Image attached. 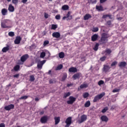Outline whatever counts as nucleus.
<instances>
[{
    "label": "nucleus",
    "instance_id": "f257e3e1",
    "mask_svg": "<svg viewBox=\"0 0 127 127\" xmlns=\"http://www.w3.org/2000/svg\"><path fill=\"white\" fill-rule=\"evenodd\" d=\"M105 56L100 58V61L104 62L107 59V56H111V54L112 53V50L110 49H106L105 51H103L102 54H105Z\"/></svg>",
    "mask_w": 127,
    "mask_h": 127
},
{
    "label": "nucleus",
    "instance_id": "f03ea898",
    "mask_svg": "<svg viewBox=\"0 0 127 127\" xmlns=\"http://www.w3.org/2000/svg\"><path fill=\"white\" fill-rule=\"evenodd\" d=\"M108 37H108V35L106 33H103L102 34L101 37L99 41V44H106L107 41H108Z\"/></svg>",
    "mask_w": 127,
    "mask_h": 127
},
{
    "label": "nucleus",
    "instance_id": "7ed1b4c3",
    "mask_svg": "<svg viewBox=\"0 0 127 127\" xmlns=\"http://www.w3.org/2000/svg\"><path fill=\"white\" fill-rule=\"evenodd\" d=\"M105 95H106V93L105 92H102L100 94H98L95 96L93 100V103H97V102H98L99 100H101V99H102V98H103V97H104Z\"/></svg>",
    "mask_w": 127,
    "mask_h": 127
},
{
    "label": "nucleus",
    "instance_id": "20e7f679",
    "mask_svg": "<svg viewBox=\"0 0 127 127\" xmlns=\"http://www.w3.org/2000/svg\"><path fill=\"white\" fill-rule=\"evenodd\" d=\"M10 22V20L8 19H4L2 21V22L1 23V26L2 28H8V24H9V23Z\"/></svg>",
    "mask_w": 127,
    "mask_h": 127
},
{
    "label": "nucleus",
    "instance_id": "39448f33",
    "mask_svg": "<svg viewBox=\"0 0 127 127\" xmlns=\"http://www.w3.org/2000/svg\"><path fill=\"white\" fill-rule=\"evenodd\" d=\"M68 99L69 100L66 102L68 105H73L74 102H76V98L73 96H70Z\"/></svg>",
    "mask_w": 127,
    "mask_h": 127
},
{
    "label": "nucleus",
    "instance_id": "423d86ee",
    "mask_svg": "<svg viewBox=\"0 0 127 127\" xmlns=\"http://www.w3.org/2000/svg\"><path fill=\"white\" fill-rule=\"evenodd\" d=\"M71 14V11H68L67 13L66 14V16H64L63 17V20H65L66 18L67 19V20H71L73 18L72 15H70Z\"/></svg>",
    "mask_w": 127,
    "mask_h": 127
},
{
    "label": "nucleus",
    "instance_id": "0eeeda50",
    "mask_svg": "<svg viewBox=\"0 0 127 127\" xmlns=\"http://www.w3.org/2000/svg\"><path fill=\"white\" fill-rule=\"evenodd\" d=\"M65 124H66V125H65V127H70V125L72 124V117H68L65 121Z\"/></svg>",
    "mask_w": 127,
    "mask_h": 127
},
{
    "label": "nucleus",
    "instance_id": "6e6552de",
    "mask_svg": "<svg viewBox=\"0 0 127 127\" xmlns=\"http://www.w3.org/2000/svg\"><path fill=\"white\" fill-rule=\"evenodd\" d=\"M46 62V60H45L39 62L37 64V67L38 68V69H42V67L43 65L45 64Z\"/></svg>",
    "mask_w": 127,
    "mask_h": 127
},
{
    "label": "nucleus",
    "instance_id": "1a4fd4ad",
    "mask_svg": "<svg viewBox=\"0 0 127 127\" xmlns=\"http://www.w3.org/2000/svg\"><path fill=\"white\" fill-rule=\"evenodd\" d=\"M28 58H29L28 54L24 55L20 58V61L24 63L27 60V59H28Z\"/></svg>",
    "mask_w": 127,
    "mask_h": 127
},
{
    "label": "nucleus",
    "instance_id": "9d476101",
    "mask_svg": "<svg viewBox=\"0 0 127 127\" xmlns=\"http://www.w3.org/2000/svg\"><path fill=\"white\" fill-rule=\"evenodd\" d=\"M12 109H14V105L13 104H10L4 107V110L6 111H10V110H12Z\"/></svg>",
    "mask_w": 127,
    "mask_h": 127
},
{
    "label": "nucleus",
    "instance_id": "9b49d317",
    "mask_svg": "<svg viewBox=\"0 0 127 127\" xmlns=\"http://www.w3.org/2000/svg\"><path fill=\"white\" fill-rule=\"evenodd\" d=\"M87 120V115H83L81 116L80 121H79V124L84 123Z\"/></svg>",
    "mask_w": 127,
    "mask_h": 127
},
{
    "label": "nucleus",
    "instance_id": "f8f14e48",
    "mask_svg": "<svg viewBox=\"0 0 127 127\" xmlns=\"http://www.w3.org/2000/svg\"><path fill=\"white\" fill-rule=\"evenodd\" d=\"M52 36L55 38H60V36H61V35L60 34V32H55L53 33Z\"/></svg>",
    "mask_w": 127,
    "mask_h": 127
},
{
    "label": "nucleus",
    "instance_id": "ddd939ff",
    "mask_svg": "<svg viewBox=\"0 0 127 127\" xmlns=\"http://www.w3.org/2000/svg\"><path fill=\"white\" fill-rule=\"evenodd\" d=\"M81 73H77L74 74L73 76H72V78L73 79H74V80H77V79H80V77H81Z\"/></svg>",
    "mask_w": 127,
    "mask_h": 127
},
{
    "label": "nucleus",
    "instance_id": "4468645a",
    "mask_svg": "<svg viewBox=\"0 0 127 127\" xmlns=\"http://www.w3.org/2000/svg\"><path fill=\"white\" fill-rule=\"evenodd\" d=\"M98 37L99 36L97 34H95L91 36V41L95 42V41H97L98 40Z\"/></svg>",
    "mask_w": 127,
    "mask_h": 127
},
{
    "label": "nucleus",
    "instance_id": "2eb2a0df",
    "mask_svg": "<svg viewBox=\"0 0 127 127\" xmlns=\"http://www.w3.org/2000/svg\"><path fill=\"white\" fill-rule=\"evenodd\" d=\"M101 120L102 122H105V123H107L109 121V118L106 115H103L101 117Z\"/></svg>",
    "mask_w": 127,
    "mask_h": 127
},
{
    "label": "nucleus",
    "instance_id": "dca6fc26",
    "mask_svg": "<svg viewBox=\"0 0 127 127\" xmlns=\"http://www.w3.org/2000/svg\"><path fill=\"white\" fill-rule=\"evenodd\" d=\"M47 120H48L47 117L43 116L41 118L40 122L41 124H46V123H47Z\"/></svg>",
    "mask_w": 127,
    "mask_h": 127
},
{
    "label": "nucleus",
    "instance_id": "f3484780",
    "mask_svg": "<svg viewBox=\"0 0 127 127\" xmlns=\"http://www.w3.org/2000/svg\"><path fill=\"white\" fill-rule=\"evenodd\" d=\"M21 41V37L20 36H17L14 40L15 44H19Z\"/></svg>",
    "mask_w": 127,
    "mask_h": 127
},
{
    "label": "nucleus",
    "instance_id": "a211bd4d",
    "mask_svg": "<svg viewBox=\"0 0 127 127\" xmlns=\"http://www.w3.org/2000/svg\"><path fill=\"white\" fill-rule=\"evenodd\" d=\"M68 71L71 73H76V72L78 71V69H77V68L76 67H71L69 68Z\"/></svg>",
    "mask_w": 127,
    "mask_h": 127
},
{
    "label": "nucleus",
    "instance_id": "6ab92c4d",
    "mask_svg": "<svg viewBox=\"0 0 127 127\" xmlns=\"http://www.w3.org/2000/svg\"><path fill=\"white\" fill-rule=\"evenodd\" d=\"M96 9L98 10V11H103L104 10V7L102 5H96Z\"/></svg>",
    "mask_w": 127,
    "mask_h": 127
},
{
    "label": "nucleus",
    "instance_id": "aec40b11",
    "mask_svg": "<svg viewBox=\"0 0 127 127\" xmlns=\"http://www.w3.org/2000/svg\"><path fill=\"white\" fill-rule=\"evenodd\" d=\"M92 17V16L90 14H86L84 17L83 19L84 20H88L89 18H91Z\"/></svg>",
    "mask_w": 127,
    "mask_h": 127
},
{
    "label": "nucleus",
    "instance_id": "412c9836",
    "mask_svg": "<svg viewBox=\"0 0 127 127\" xmlns=\"http://www.w3.org/2000/svg\"><path fill=\"white\" fill-rule=\"evenodd\" d=\"M8 50H9V46L7 45L6 47H4L2 49V52H3V53H6V52H7Z\"/></svg>",
    "mask_w": 127,
    "mask_h": 127
},
{
    "label": "nucleus",
    "instance_id": "4be33fe9",
    "mask_svg": "<svg viewBox=\"0 0 127 127\" xmlns=\"http://www.w3.org/2000/svg\"><path fill=\"white\" fill-rule=\"evenodd\" d=\"M8 9L9 11H10V12H13V11H14V7L10 4L9 5Z\"/></svg>",
    "mask_w": 127,
    "mask_h": 127
},
{
    "label": "nucleus",
    "instance_id": "5701e85b",
    "mask_svg": "<svg viewBox=\"0 0 127 127\" xmlns=\"http://www.w3.org/2000/svg\"><path fill=\"white\" fill-rule=\"evenodd\" d=\"M55 125H58L60 123V118L59 117H56L54 118Z\"/></svg>",
    "mask_w": 127,
    "mask_h": 127
},
{
    "label": "nucleus",
    "instance_id": "b1692460",
    "mask_svg": "<svg viewBox=\"0 0 127 127\" xmlns=\"http://www.w3.org/2000/svg\"><path fill=\"white\" fill-rule=\"evenodd\" d=\"M119 67H126L127 66V63L126 62H120L119 64Z\"/></svg>",
    "mask_w": 127,
    "mask_h": 127
},
{
    "label": "nucleus",
    "instance_id": "393cba45",
    "mask_svg": "<svg viewBox=\"0 0 127 127\" xmlns=\"http://www.w3.org/2000/svg\"><path fill=\"white\" fill-rule=\"evenodd\" d=\"M67 79V73H63V76L62 77V81L63 82L65 81Z\"/></svg>",
    "mask_w": 127,
    "mask_h": 127
},
{
    "label": "nucleus",
    "instance_id": "a878e982",
    "mask_svg": "<svg viewBox=\"0 0 127 127\" xmlns=\"http://www.w3.org/2000/svg\"><path fill=\"white\" fill-rule=\"evenodd\" d=\"M59 57L62 59H63V58L65 57V54L63 52H60L59 54Z\"/></svg>",
    "mask_w": 127,
    "mask_h": 127
},
{
    "label": "nucleus",
    "instance_id": "bb28decb",
    "mask_svg": "<svg viewBox=\"0 0 127 127\" xmlns=\"http://www.w3.org/2000/svg\"><path fill=\"white\" fill-rule=\"evenodd\" d=\"M107 17H109L110 19H112V15L111 14H104L102 16V18L105 19L107 18Z\"/></svg>",
    "mask_w": 127,
    "mask_h": 127
},
{
    "label": "nucleus",
    "instance_id": "cd10ccee",
    "mask_svg": "<svg viewBox=\"0 0 127 127\" xmlns=\"http://www.w3.org/2000/svg\"><path fill=\"white\" fill-rule=\"evenodd\" d=\"M1 13L2 15H5L7 13V9L3 8L1 10Z\"/></svg>",
    "mask_w": 127,
    "mask_h": 127
},
{
    "label": "nucleus",
    "instance_id": "c85d7f7f",
    "mask_svg": "<svg viewBox=\"0 0 127 127\" xmlns=\"http://www.w3.org/2000/svg\"><path fill=\"white\" fill-rule=\"evenodd\" d=\"M62 9L63 10H68L69 9V6L68 5H64L62 6Z\"/></svg>",
    "mask_w": 127,
    "mask_h": 127
},
{
    "label": "nucleus",
    "instance_id": "c756f323",
    "mask_svg": "<svg viewBox=\"0 0 127 127\" xmlns=\"http://www.w3.org/2000/svg\"><path fill=\"white\" fill-rule=\"evenodd\" d=\"M90 106H91V102L88 100L85 103L84 107L85 108H89Z\"/></svg>",
    "mask_w": 127,
    "mask_h": 127
},
{
    "label": "nucleus",
    "instance_id": "7c9ffc66",
    "mask_svg": "<svg viewBox=\"0 0 127 127\" xmlns=\"http://www.w3.org/2000/svg\"><path fill=\"white\" fill-rule=\"evenodd\" d=\"M99 43H96L94 46V47L93 48L94 51H98V49H99Z\"/></svg>",
    "mask_w": 127,
    "mask_h": 127
},
{
    "label": "nucleus",
    "instance_id": "2f4dec72",
    "mask_svg": "<svg viewBox=\"0 0 127 127\" xmlns=\"http://www.w3.org/2000/svg\"><path fill=\"white\" fill-rule=\"evenodd\" d=\"M20 68V66L19 65H16L14 67L13 69L15 72H17L19 70V68Z\"/></svg>",
    "mask_w": 127,
    "mask_h": 127
},
{
    "label": "nucleus",
    "instance_id": "473e14b6",
    "mask_svg": "<svg viewBox=\"0 0 127 127\" xmlns=\"http://www.w3.org/2000/svg\"><path fill=\"white\" fill-rule=\"evenodd\" d=\"M103 69L104 72H108L110 70V67L108 65H105Z\"/></svg>",
    "mask_w": 127,
    "mask_h": 127
},
{
    "label": "nucleus",
    "instance_id": "72a5a7b5",
    "mask_svg": "<svg viewBox=\"0 0 127 127\" xmlns=\"http://www.w3.org/2000/svg\"><path fill=\"white\" fill-rule=\"evenodd\" d=\"M71 95V93L70 92H67V93H65L64 95V99H66L67 97H69Z\"/></svg>",
    "mask_w": 127,
    "mask_h": 127
},
{
    "label": "nucleus",
    "instance_id": "f704fd0d",
    "mask_svg": "<svg viewBox=\"0 0 127 127\" xmlns=\"http://www.w3.org/2000/svg\"><path fill=\"white\" fill-rule=\"evenodd\" d=\"M35 80V78L34 77V75H31L30 76L29 81H30L31 82H34Z\"/></svg>",
    "mask_w": 127,
    "mask_h": 127
},
{
    "label": "nucleus",
    "instance_id": "c9c22d12",
    "mask_svg": "<svg viewBox=\"0 0 127 127\" xmlns=\"http://www.w3.org/2000/svg\"><path fill=\"white\" fill-rule=\"evenodd\" d=\"M46 55V53L45 52H42L40 56V58H44Z\"/></svg>",
    "mask_w": 127,
    "mask_h": 127
},
{
    "label": "nucleus",
    "instance_id": "e433bc0d",
    "mask_svg": "<svg viewBox=\"0 0 127 127\" xmlns=\"http://www.w3.org/2000/svg\"><path fill=\"white\" fill-rule=\"evenodd\" d=\"M80 89H84V88H87L88 87V84H82L80 85Z\"/></svg>",
    "mask_w": 127,
    "mask_h": 127
},
{
    "label": "nucleus",
    "instance_id": "4c0bfd02",
    "mask_svg": "<svg viewBox=\"0 0 127 127\" xmlns=\"http://www.w3.org/2000/svg\"><path fill=\"white\" fill-rule=\"evenodd\" d=\"M89 93L85 92L83 94V97L84 99H86V98H88L89 97Z\"/></svg>",
    "mask_w": 127,
    "mask_h": 127
},
{
    "label": "nucleus",
    "instance_id": "58836bf2",
    "mask_svg": "<svg viewBox=\"0 0 127 127\" xmlns=\"http://www.w3.org/2000/svg\"><path fill=\"white\" fill-rule=\"evenodd\" d=\"M109 110V108L108 107H105L101 111V113H103V114H104V113H106L107 111Z\"/></svg>",
    "mask_w": 127,
    "mask_h": 127
},
{
    "label": "nucleus",
    "instance_id": "ea45409f",
    "mask_svg": "<svg viewBox=\"0 0 127 127\" xmlns=\"http://www.w3.org/2000/svg\"><path fill=\"white\" fill-rule=\"evenodd\" d=\"M62 68H63V65L62 64H60L59 65H58L57 68H56V70H61V69H62Z\"/></svg>",
    "mask_w": 127,
    "mask_h": 127
},
{
    "label": "nucleus",
    "instance_id": "a19ab883",
    "mask_svg": "<svg viewBox=\"0 0 127 127\" xmlns=\"http://www.w3.org/2000/svg\"><path fill=\"white\" fill-rule=\"evenodd\" d=\"M57 27H58L57 25L52 24L51 29H53L54 30H55L56 28H57Z\"/></svg>",
    "mask_w": 127,
    "mask_h": 127
},
{
    "label": "nucleus",
    "instance_id": "79ce46f5",
    "mask_svg": "<svg viewBox=\"0 0 127 127\" xmlns=\"http://www.w3.org/2000/svg\"><path fill=\"white\" fill-rule=\"evenodd\" d=\"M8 36H10L11 37H13V36H14V32H9L8 33Z\"/></svg>",
    "mask_w": 127,
    "mask_h": 127
},
{
    "label": "nucleus",
    "instance_id": "37998d69",
    "mask_svg": "<svg viewBox=\"0 0 127 127\" xmlns=\"http://www.w3.org/2000/svg\"><path fill=\"white\" fill-rule=\"evenodd\" d=\"M117 64H118V62L117 61H114L111 64V67H113V66H116V65H117Z\"/></svg>",
    "mask_w": 127,
    "mask_h": 127
},
{
    "label": "nucleus",
    "instance_id": "c03bdc74",
    "mask_svg": "<svg viewBox=\"0 0 127 127\" xmlns=\"http://www.w3.org/2000/svg\"><path fill=\"white\" fill-rule=\"evenodd\" d=\"M27 98H28V96H21L19 98V100H26V99H27Z\"/></svg>",
    "mask_w": 127,
    "mask_h": 127
},
{
    "label": "nucleus",
    "instance_id": "a18cd8bd",
    "mask_svg": "<svg viewBox=\"0 0 127 127\" xmlns=\"http://www.w3.org/2000/svg\"><path fill=\"white\" fill-rule=\"evenodd\" d=\"M104 83V81L101 80H100L99 81H98V85L99 86H101V85H103Z\"/></svg>",
    "mask_w": 127,
    "mask_h": 127
},
{
    "label": "nucleus",
    "instance_id": "49530a36",
    "mask_svg": "<svg viewBox=\"0 0 127 127\" xmlns=\"http://www.w3.org/2000/svg\"><path fill=\"white\" fill-rule=\"evenodd\" d=\"M92 31L93 32H97V31H99V28L98 27L93 28Z\"/></svg>",
    "mask_w": 127,
    "mask_h": 127
},
{
    "label": "nucleus",
    "instance_id": "de8ad7c7",
    "mask_svg": "<svg viewBox=\"0 0 127 127\" xmlns=\"http://www.w3.org/2000/svg\"><path fill=\"white\" fill-rule=\"evenodd\" d=\"M49 43V41H48V40H45V41L44 42L43 46H46V45H47Z\"/></svg>",
    "mask_w": 127,
    "mask_h": 127
},
{
    "label": "nucleus",
    "instance_id": "09e8293b",
    "mask_svg": "<svg viewBox=\"0 0 127 127\" xmlns=\"http://www.w3.org/2000/svg\"><path fill=\"white\" fill-rule=\"evenodd\" d=\"M12 3L17 4L18 3V0H12Z\"/></svg>",
    "mask_w": 127,
    "mask_h": 127
},
{
    "label": "nucleus",
    "instance_id": "8fccbe9b",
    "mask_svg": "<svg viewBox=\"0 0 127 127\" xmlns=\"http://www.w3.org/2000/svg\"><path fill=\"white\" fill-rule=\"evenodd\" d=\"M55 18H56V19L59 20L61 18V16L60 15H57L55 16Z\"/></svg>",
    "mask_w": 127,
    "mask_h": 127
},
{
    "label": "nucleus",
    "instance_id": "3c124183",
    "mask_svg": "<svg viewBox=\"0 0 127 127\" xmlns=\"http://www.w3.org/2000/svg\"><path fill=\"white\" fill-rule=\"evenodd\" d=\"M92 4H95L97 3V0H90Z\"/></svg>",
    "mask_w": 127,
    "mask_h": 127
},
{
    "label": "nucleus",
    "instance_id": "603ef678",
    "mask_svg": "<svg viewBox=\"0 0 127 127\" xmlns=\"http://www.w3.org/2000/svg\"><path fill=\"white\" fill-rule=\"evenodd\" d=\"M112 24V21L111 20H109L107 22L106 25H111Z\"/></svg>",
    "mask_w": 127,
    "mask_h": 127
},
{
    "label": "nucleus",
    "instance_id": "864d4df0",
    "mask_svg": "<svg viewBox=\"0 0 127 127\" xmlns=\"http://www.w3.org/2000/svg\"><path fill=\"white\" fill-rule=\"evenodd\" d=\"M49 16V15H48V13H44V17H45V18H48Z\"/></svg>",
    "mask_w": 127,
    "mask_h": 127
},
{
    "label": "nucleus",
    "instance_id": "5fc2aeb1",
    "mask_svg": "<svg viewBox=\"0 0 127 127\" xmlns=\"http://www.w3.org/2000/svg\"><path fill=\"white\" fill-rule=\"evenodd\" d=\"M13 77H14V78H18V77H19V73L14 74L13 75Z\"/></svg>",
    "mask_w": 127,
    "mask_h": 127
},
{
    "label": "nucleus",
    "instance_id": "6e6d98bb",
    "mask_svg": "<svg viewBox=\"0 0 127 127\" xmlns=\"http://www.w3.org/2000/svg\"><path fill=\"white\" fill-rule=\"evenodd\" d=\"M120 90L119 89H114L113 90V93H118V92H119Z\"/></svg>",
    "mask_w": 127,
    "mask_h": 127
},
{
    "label": "nucleus",
    "instance_id": "4d7b16f0",
    "mask_svg": "<svg viewBox=\"0 0 127 127\" xmlns=\"http://www.w3.org/2000/svg\"><path fill=\"white\" fill-rule=\"evenodd\" d=\"M107 0H100V3H104V2H106Z\"/></svg>",
    "mask_w": 127,
    "mask_h": 127
},
{
    "label": "nucleus",
    "instance_id": "13d9d810",
    "mask_svg": "<svg viewBox=\"0 0 127 127\" xmlns=\"http://www.w3.org/2000/svg\"><path fill=\"white\" fill-rule=\"evenodd\" d=\"M0 127H5V125L4 123H1L0 124Z\"/></svg>",
    "mask_w": 127,
    "mask_h": 127
},
{
    "label": "nucleus",
    "instance_id": "bf43d9fd",
    "mask_svg": "<svg viewBox=\"0 0 127 127\" xmlns=\"http://www.w3.org/2000/svg\"><path fill=\"white\" fill-rule=\"evenodd\" d=\"M73 85V83H68L67 84V87H71Z\"/></svg>",
    "mask_w": 127,
    "mask_h": 127
},
{
    "label": "nucleus",
    "instance_id": "052dcab7",
    "mask_svg": "<svg viewBox=\"0 0 127 127\" xmlns=\"http://www.w3.org/2000/svg\"><path fill=\"white\" fill-rule=\"evenodd\" d=\"M22 2H23V3H26L27 0H22Z\"/></svg>",
    "mask_w": 127,
    "mask_h": 127
},
{
    "label": "nucleus",
    "instance_id": "680f3d73",
    "mask_svg": "<svg viewBox=\"0 0 127 127\" xmlns=\"http://www.w3.org/2000/svg\"><path fill=\"white\" fill-rule=\"evenodd\" d=\"M35 101H36V102H38V101H39V99L38 98H36L35 99Z\"/></svg>",
    "mask_w": 127,
    "mask_h": 127
},
{
    "label": "nucleus",
    "instance_id": "e2e57ef3",
    "mask_svg": "<svg viewBox=\"0 0 127 127\" xmlns=\"http://www.w3.org/2000/svg\"><path fill=\"white\" fill-rule=\"evenodd\" d=\"M49 75H50L51 74V70H49L48 72Z\"/></svg>",
    "mask_w": 127,
    "mask_h": 127
},
{
    "label": "nucleus",
    "instance_id": "0e129e2a",
    "mask_svg": "<svg viewBox=\"0 0 127 127\" xmlns=\"http://www.w3.org/2000/svg\"><path fill=\"white\" fill-rule=\"evenodd\" d=\"M44 114V112H42L40 113V115H43Z\"/></svg>",
    "mask_w": 127,
    "mask_h": 127
},
{
    "label": "nucleus",
    "instance_id": "69168bd1",
    "mask_svg": "<svg viewBox=\"0 0 127 127\" xmlns=\"http://www.w3.org/2000/svg\"><path fill=\"white\" fill-rule=\"evenodd\" d=\"M7 86H8V87H10V86H11V84L9 83V84Z\"/></svg>",
    "mask_w": 127,
    "mask_h": 127
},
{
    "label": "nucleus",
    "instance_id": "338daca9",
    "mask_svg": "<svg viewBox=\"0 0 127 127\" xmlns=\"http://www.w3.org/2000/svg\"><path fill=\"white\" fill-rule=\"evenodd\" d=\"M7 1H8V2H9L10 1H11V0H7Z\"/></svg>",
    "mask_w": 127,
    "mask_h": 127
},
{
    "label": "nucleus",
    "instance_id": "774afa93",
    "mask_svg": "<svg viewBox=\"0 0 127 127\" xmlns=\"http://www.w3.org/2000/svg\"><path fill=\"white\" fill-rule=\"evenodd\" d=\"M50 83H51V81H50Z\"/></svg>",
    "mask_w": 127,
    "mask_h": 127
}]
</instances>
